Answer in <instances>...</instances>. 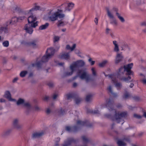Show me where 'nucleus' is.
I'll return each mask as SVG.
<instances>
[{"label":"nucleus","mask_w":146,"mask_h":146,"mask_svg":"<svg viewBox=\"0 0 146 146\" xmlns=\"http://www.w3.org/2000/svg\"><path fill=\"white\" fill-rule=\"evenodd\" d=\"M140 75L141 77L143 78L141 80L143 84H146V78H144L145 76L142 74H141Z\"/></svg>","instance_id":"31"},{"label":"nucleus","mask_w":146,"mask_h":146,"mask_svg":"<svg viewBox=\"0 0 146 146\" xmlns=\"http://www.w3.org/2000/svg\"><path fill=\"white\" fill-rule=\"evenodd\" d=\"M129 96V94L128 93L125 94L124 95V97L125 98H127Z\"/></svg>","instance_id":"49"},{"label":"nucleus","mask_w":146,"mask_h":146,"mask_svg":"<svg viewBox=\"0 0 146 146\" xmlns=\"http://www.w3.org/2000/svg\"><path fill=\"white\" fill-rule=\"evenodd\" d=\"M110 23L114 26H116L117 24V21L114 17L110 19Z\"/></svg>","instance_id":"21"},{"label":"nucleus","mask_w":146,"mask_h":146,"mask_svg":"<svg viewBox=\"0 0 146 146\" xmlns=\"http://www.w3.org/2000/svg\"><path fill=\"white\" fill-rule=\"evenodd\" d=\"M116 15L121 22L122 23L124 22L125 20L124 18L121 16L120 14L119 13H116Z\"/></svg>","instance_id":"23"},{"label":"nucleus","mask_w":146,"mask_h":146,"mask_svg":"<svg viewBox=\"0 0 146 146\" xmlns=\"http://www.w3.org/2000/svg\"><path fill=\"white\" fill-rule=\"evenodd\" d=\"M11 130L10 129L7 130L3 132V134L2 135L4 137L7 136L9 135L11 133Z\"/></svg>","instance_id":"20"},{"label":"nucleus","mask_w":146,"mask_h":146,"mask_svg":"<svg viewBox=\"0 0 146 146\" xmlns=\"http://www.w3.org/2000/svg\"><path fill=\"white\" fill-rule=\"evenodd\" d=\"M43 133L41 132H36L33 133V136L34 137H36L41 135Z\"/></svg>","instance_id":"26"},{"label":"nucleus","mask_w":146,"mask_h":146,"mask_svg":"<svg viewBox=\"0 0 146 146\" xmlns=\"http://www.w3.org/2000/svg\"><path fill=\"white\" fill-rule=\"evenodd\" d=\"M4 29H5V28H4L2 26L0 25V33H2V31Z\"/></svg>","instance_id":"44"},{"label":"nucleus","mask_w":146,"mask_h":146,"mask_svg":"<svg viewBox=\"0 0 146 146\" xmlns=\"http://www.w3.org/2000/svg\"><path fill=\"white\" fill-rule=\"evenodd\" d=\"M134 117L138 118H140L141 117V115L137 114H134Z\"/></svg>","instance_id":"41"},{"label":"nucleus","mask_w":146,"mask_h":146,"mask_svg":"<svg viewBox=\"0 0 146 146\" xmlns=\"http://www.w3.org/2000/svg\"><path fill=\"white\" fill-rule=\"evenodd\" d=\"M85 64L84 62L82 60H78L74 62L70 65V69L65 73V75L69 76L72 75L79 67L84 66Z\"/></svg>","instance_id":"3"},{"label":"nucleus","mask_w":146,"mask_h":146,"mask_svg":"<svg viewBox=\"0 0 146 146\" xmlns=\"http://www.w3.org/2000/svg\"><path fill=\"white\" fill-rule=\"evenodd\" d=\"M123 56L121 52L117 53L116 55L115 59V63L118 64L123 60Z\"/></svg>","instance_id":"10"},{"label":"nucleus","mask_w":146,"mask_h":146,"mask_svg":"<svg viewBox=\"0 0 146 146\" xmlns=\"http://www.w3.org/2000/svg\"><path fill=\"white\" fill-rule=\"evenodd\" d=\"M50 110L48 108L46 110V112L47 113H49L50 112Z\"/></svg>","instance_id":"51"},{"label":"nucleus","mask_w":146,"mask_h":146,"mask_svg":"<svg viewBox=\"0 0 146 146\" xmlns=\"http://www.w3.org/2000/svg\"><path fill=\"white\" fill-rule=\"evenodd\" d=\"M143 115L145 118H146V112H144L143 113Z\"/></svg>","instance_id":"55"},{"label":"nucleus","mask_w":146,"mask_h":146,"mask_svg":"<svg viewBox=\"0 0 146 146\" xmlns=\"http://www.w3.org/2000/svg\"><path fill=\"white\" fill-rule=\"evenodd\" d=\"M78 75L82 79H85L86 81H88L90 79L89 75L87 72L84 70H81L78 73Z\"/></svg>","instance_id":"7"},{"label":"nucleus","mask_w":146,"mask_h":146,"mask_svg":"<svg viewBox=\"0 0 146 146\" xmlns=\"http://www.w3.org/2000/svg\"><path fill=\"white\" fill-rule=\"evenodd\" d=\"M21 44H25V42L24 41H21Z\"/></svg>","instance_id":"58"},{"label":"nucleus","mask_w":146,"mask_h":146,"mask_svg":"<svg viewBox=\"0 0 146 146\" xmlns=\"http://www.w3.org/2000/svg\"><path fill=\"white\" fill-rule=\"evenodd\" d=\"M108 62V61L106 60H103L99 64V66L100 67H103Z\"/></svg>","instance_id":"22"},{"label":"nucleus","mask_w":146,"mask_h":146,"mask_svg":"<svg viewBox=\"0 0 146 146\" xmlns=\"http://www.w3.org/2000/svg\"><path fill=\"white\" fill-rule=\"evenodd\" d=\"M133 85H134V84L133 83H131L130 86V87L131 88H132L133 86Z\"/></svg>","instance_id":"56"},{"label":"nucleus","mask_w":146,"mask_h":146,"mask_svg":"<svg viewBox=\"0 0 146 146\" xmlns=\"http://www.w3.org/2000/svg\"><path fill=\"white\" fill-rule=\"evenodd\" d=\"M4 97L9 101L14 102H16V100L15 99L12 98L11 94L9 91H7L5 92Z\"/></svg>","instance_id":"11"},{"label":"nucleus","mask_w":146,"mask_h":146,"mask_svg":"<svg viewBox=\"0 0 146 146\" xmlns=\"http://www.w3.org/2000/svg\"><path fill=\"white\" fill-rule=\"evenodd\" d=\"M131 79V77L129 76H128L127 78H123L122 79L124 81L126 82H128V81Z\"/></svg>","instance_id":"40"},{"label":"nucleus","mask_w":146,"mask_h":146,"mask_svg":"<svg viewBox=\"0 0 146 146\" xmlns=\"http://www.w3.org/2000/svg\"><path fill=\"white\" fill-rule=\"evenodd\" d=\"M27 73V71H23L20 73V76L22 77H24L26 75Z\"/></svg>","instance_id":"33"},{"label":"nucleus","mask_w":146,"mask_h":146,"mask_svg":"<svg viewBox=\"0 0 146 146\" xmlns=\"http://www.w3.org/2000/svg\"><path fill=\"white\" fill-rule=\"evenodd\" d=\"M108 89L110 92H112V88L111 86H109Z\"/></svg>","instance_id":"47"},{"label":"nucleus","mask_w":146,"mask_h":146,"mask_svg":"<svg viewBox=\"0 0 146 146\" xmlns=\"http://www.w3.org/2000/svg\"><path fill=\"white\" fill-rule=\"evenodd\" d=\"M66 4H63L61 5L60 8L62 10V12L70 11L74 7V4L72 3H68L66 7Z\"/></svg>","instance_id":"6"},{"label":"nucleus","mask_w":146,"mask_h":146,"mask_svg":"<svg viewBox=\"0 0 146 146\" xmlns=\"http://www.w3.org/2000/svg\"><path fill=\"white\" fill-rule=\"evenodd\" d=\"M18 21L17 17H14L12 18L11 19L8 21L7 22V25L12 24H13Z\"/></svg>","instance_id":"15"},{"label":"nucleus","mask_w":146,"mask_h":146,"mask_svg":"<svg viewBox=\"0 0 146 146\" xmlns=\"http://www.w3.org/2000/svg\"><path fill=\"white\" fill-rule=\"evenodd\" d=\"M114 45V50L115 52H118L119 51V45L118 43L116 41H113Z\"/></svg>","instance_id":"14"},{"label":"nucleus","mask_w":146,"mask_h":146,"mask_svg":"<svg viewBox=\"0 0 146 146\" xmlns=\"http://www.w3.org/2000/svg\"><path fill=\"white\" fill-rule=\"evenodd\" d=\"M14 10L16 11H21V9L19 6L18 5H16L14 7Z\"/></svg>","instance_id":"36"},{"label":"nucleus","mask_w":146,"mask_h":146,"mask_svg":"<svg viewBox=\"0 0 146 146\" xmlns=\"http://www.w3.org/2000/svg\"><path fill=\"white\" fill-rule=\"evenodd\" d=\"M17 104V105H22L23 106H25L27 108H29L30 106V104L27 102H26L24 99L22 98H19L16 102Z\"/></svg>","instance_id":"9"},{"label":"nucleus","mask_w":146,"mask_h":146,"mask_svg":"<svg viewBox=\"0 0 146 146\" xmlns=\"http://www.w3.org/2000/svg\"><path fill=\"white\" fill-rule=\"evenodd\" d=\"M34 11V9L32 8L29 10L26 11L25 14L26 15H33L32 13Z\"/></svg>","instance_id":"24"},{"label":"nucleus","mask_w":146,"mask_h":146,"mask_svg":"<svg viewBox=\"0 0 146 146\" xmlns=\"http://www.w3.org/2000/svg\"><path fill=\"white\" fill-rule=\"evenodd\" d=\"M80 102V100L79 99H77L76 100H75V102L76 104H78L79 103V102Z\"/></svg>","instance_id":"52"},{"label":"nucleus","mask_w":146,"mask_h":146,"mask_svg":"<svg viewBox=\"0 0 146 146\" xmlns=\"http://www.w3.org/2000/svg\"><path fill=\"white\" fill-rule=\"evenodd\" d=\"M74 52L75 54H76L78 56H80V55L81 53V52L78 49H76L75 50Z\"/></svg>","instance_id":"38"},{"label":"nucleus","mask_w":146,"mask_h":146,"mask_svg":"<svg viewBox=\"0 0 146 146\" xmlns=\"http://www.w3.org/2000/svg\"><path fill=\"white\" fill-rule=\"evenodd\" d=\"M133 146H137L135 145H133Z\"/></svg>","instance_id":"64"},{"label":"nucleus","mask_w":146,"mask_h":146,"mask_svg":"<svg viewBox=\"0 0 146 146\" xmlns=\"http://www.w3.org/2000/svg\"><path fill=\"white\" fill-rule=\"evenodd\" d=\"M125 114V113H118L117 114L116 113L115 116V118H113L112 119L113 120H116L117 122H119V119L120 121H121L122 120L121 118L124 116Z\"/></svg>","instance_id":"12"},{"label":"nucleus","mask_w":146,"mask_h":146,"mask_svg":"<svg viewBox=\"0 0 146 146\" xmlns=\"http://www.w3.org/2000/svg\"><path fill=\"white\" fill-rule=\"evenodd\" d=\"M18 80V78L17 77L15 78L13 80V82L15 83L16 82L17 80Z\"/></svg>","instance_id":"45"},{"label":"nucleus","mask_w":146,"mask_h":146,"mask_svg":"<svg viewBox=\"0 0 146 146\" xmlns=\"http://www.w3.org/2000/svg\"><path fill=\"white\" fill-rule=\"evenodd\" d=\"M60 37L59 36H55L53 38V40L54 42H57L58 41L60 40Z\"/></svg>","instance_id":"32"},{"label":"nucleus","mask_w":146,"mask_h":146,"mask_svg":"<svg viewBox=\"0 0 146 146\" xmlns=\"http://www.w3.org/2000/svg\"><path fill=\"white\" fill-rule=\"evenodd\" d=\"M2 44L4 47H7L9 46V42L7 40L4 41L3 42Z\"/></svg>","instance_id":"34"},{"label":"nucleus","mask_w":146,"mask_h":146,"mask_svg":"<svg viewBox=\"0 0 146 146\" xmlns=\"http://www.w3.org/2000/svg\"><path fill=\"white\" fill-rule=\"evenodd\" d=\"M54 50L52 48H50L47 49L46 54L42 58L41 61L39 63L36 64V65L38 66L42 62H46L53 56L54 53Z\"/></svg>","instance_id":"4"},{"label":"nucleus","mask_w":146,"mask_h":146,"mask_svg":"<svg viewBox=\"0 0 146 146\" xmlns=\"http://www.w3.org/2000/svg\"><path fill=\"white\" fill-rule=\"evenodd\" d=\"M57 141L58 142L60 141V139L59 138H58L57 139Z\"/></svg>","instance_id":"62"},{"label":"nucleus","mask_w":146,"mask_h":146,"mask_svg":"<svg viewBox=\"0 0 146 146\" xmlns=\"http://www.w3.org/2000/svg\"><path fill=\"white\" fill-rule=\"evenodd\" d=\"M88 61L90 63L91 65H93L95 63V61H93L92 60V59L91 58H90L88 59Z\"/></svg>","instance_id":"39"},{"label":"nucleus","mask_w":146,"mask_h":146,"mask_svg":"<svg viewBox=\"0 0 146 146\" xmlns=\"http://www.w3.org/2000/svg\"><path fill=\"white\" fill-rule=\"evenodd\" d=\"M117 144L119 146H125V143L123 141L120 140L118 141Z\"/></svg>","instance_id":"27"},{"label":"nucleus","mask_w":146,"mask_h":146,"mask_svg":"<svg viewBox=\"0 0 146 146\" xmlns=\"http://www.w3.org/2000/svg\"><path fill=\"white\" fill-rule=\"evenodd\" d=\"M77 85V84L76 83H74L73 84V86H76Z\"/></svg>","instance_id":"60"},{"label":"nucleus","mask_w":146,"mask_h":146,"mask_svg":"<svg viewBox=\"0 0 146 146\" xmlns=\"http://www.w3.org/2000/svg\"><path fill=\"white\" fill-rule=\"evenodd\" d=\"M109 30H109V29H108V28L107 29H106V33H108Z\"/></svg>","instance_id":"57"},{"label":"nucleus","mask_w":146,"mask_h":146,"mask_svg":"<svg viewBox=\"0 0 146 146\" xmlns=\"http://www.w3.org/2000/svg\"><path fill=\"white\" fill-rule=\"evenodd\" d=\"M58 95L56 94H54L53 95V98L54 99H55L58 97Z\"/></svg>","instance_id":"46"},{"label":"nucleus","mask_w":146,"mask_h":146,"mask_svg":"<svg viewBox=\"0 0 146 146\" xmlns=\"http://www.w3.org/2000/svg\"><path fill=\"white\" fill-rule=\"evenodd\" d=\"M64 64V63H60L59 65L60 66H62Z\"/></svg>","instance_id":"59"},{"label":"nucleus","mask_w":146,"mask_h":146,"mask_svg":"<svg viewBox=\"0 0 146 146\" xmlns=\"http://www.w3.org/2000/svg\"><path fill=\"white\" fill-rule=\"evenodd\" d=\"M107 11L108 15L110 19L113 18V17H114L112 10H110L108 9L107 10Z\"/></svg>","instance_id":"17"},{"label":"nucleus","mask_w":146,"mask_h":146,"mask_svg":"<svg viewBox=\"0 0 146 146\" xmlns=\"http://www.w3.org/2000/svg\"><path fill=\"white\" fill-rule=\"evenodd\" d=\"M66 24V22L63 20L59 21L58 22V25L59 26H63Z\"/></svg>","instance_id":"25"},{"label":"nucleus","mask_w":146,"mask_h":146,"mask_svg":"<svg viewBox=\"0 0 146 146\" xmlns=\"http://www.w3.org/2000/svg\"><path fill=\"white\" fill-rule=\"evenodd\" d=\"M98 19L97 18H96L94 20V22L96 25H97L98 24Z\"/></svg>","instance_id":"48"},{"label":"nucleus","mask_w":146,"mask_h":146,"mask_svg":"<svg viewBox=\"0 0 146 146\" xmlns=\"http://www.w3.org/2000/svg\"><path fill=\"white\" fill-rule=\"evenodd\" d=\"M76 44H73L72 46H70L69 45H67L66 46V48L68 50H70L71 51L74 50L76 48Z\"/></svg>","instance_id":"18"},{"label":"nucleus","mask_w":146,"mask_h":146,"mask_svg":"<svg viewBox=\"0 0 146 146\" xmlns=\"http://www.w3.org/2000/svg\"><path fill=\"white\" fill-rule=\"evenodd\" d=\"M109 110H110V111H111V110H112V108H109Z\"/></svg>","instance_id":"61"},{"label":"nucleus","mask_w":146,"mask_h":146,"mask_svg":"<svg viewBox=\"0 0 146 146\" xmlns=\"http://www.w3.org/2000/svg\"><path fill=\"white\" fill-rule=\"evenodd\" d=\"M110 77L112 81L115 83L116 87L118 89L121 87V85L120 84L117 82V78L118 77V76L115 75L114 74L111 75L110 76Z\"/></svg>","instance_id":"8"},{"label":"nucleus","mask_w":146,"mask_h":146,"mask_svg":"<svg viewBox=\"0 0 146 146\" xmlns=\"http://www.w3.org/2000/svg\"><path fill=\"white\" fill-rule=\"evenodd\" d=\"M62 30L63 31H66V29H62Z\"/></svg>","instance_id":"63"},{"label":"nucleus","mask_w":146,"mask_h":146,"mask_svg":"<svg viewBox=\"0 0 146 146\" xmlns=\"http://www.w3.org/2000/svg\"><path fill=\"white\" fill-rule=\"evenodd\" d=\"M91 70L93 75L94 76H96V72L95 68H91Z\"/></svg>","instance_id":"35"},{"label":"nucleus","mask_w":146,"mask_h":146,"mask_svg":"<svg viewBox=\"0 0 146 146\" xmlns=\"http://www.w3.org/2000/svg\"><path fill=\"white\" fill-rule=\"evenodd\" d=\"M141 25L143 26L146 27V22L143 21L141 22Z\"/></svg>","instance_id":"42"},{"label":"nucleus","mask_w":146,"mask_h":146,"mask_svg":"<svg viewBox=\"0 0 146 146\" xmlns=\"http://www.w3.org/2000/svg\"><path fill=\"white\" fill-rule=\"evenodd\" d=\"M49 24L48 23H46L40 26L39 27V30H42L47 29L49 26Z\"/></svg>","instance_id":"16"},{"label":"nucleus","mask_w":146,"mask_h":146,"mask_svg":"<svg viewBox=\"0 0 146 146\" xmlns=\"http://www.w3.org/2000/svg\"><path fill=\"white\" fill-rule=\"evenodd\" d=\"M120 47L121 48V50H124L125 49V48H127L129 50L130 49V48L126 44L123 43H122L120 45Z\"/></svg>","instance_id":"19"},{"label":"nucleus","mask_w":146,"mask_h":146,"mask_svg":"<svg viewBox=\"0 0 146 146\" xmlns=\"http://www.w3.org/2000/svg\"><path fill=\"white\" fill-rule=\"evenodd\" d=\"M19 120L18 119H14L13 121V124L15 125H16L19 123Z\"/></svg>","instance_id":"37"},{"label":"nucleus","mask_w":146,"mask_h":146,"mask_svg":"<svg viewBox=\"0 0 146 146\" xmlns=\"http://www.w3.org/2000/svg\"><path fill=\"white\" fill-rule=\"evenodd\" d=\"M6 100L3 98H1L0 99V102L1 103L5 102Z\"/></svg>","instance_id":"43"},{"label":"nucleus","mask_w":146,"mask_h":146,"mask_svg":"<svg viewBox=\"0 0 146 146\" xmlns=\"http://www.w3.org/2000/svg\"><path fill=\"white\" fill-rule=\"evenodd\" d=\"M34 7L32 9H34V11L38 10L39 9L40 7L37 5V3H35L33 4Z\"/></svg>","instance_id":"29"},{"label":"nucleus","mask_w":146,"mask_h":146,"mask_svg":"<svg viewBox=\"0 0 146 146\" xmlns=\"http://www.w3.org/2000/svg\"><path fill=\"white\" fill-rule=\"evenodd\" d=\"M48 17L45 16L44 19L45 20L54 21L56 20L58 17L60 19H62L64 17V15L63 13L62 10L60 8L57 9L54 8L50 11L48 13Z\"/></svg>","instance_id":"1"},{"label":"nucleus","mask_w":146,"mask_h":146,"mask_svg":"<svg viewBox=\"0 0 146 146\" xmlns=\"http://www.w3.org/2000/svg\"><path fill=\"white\" fill-rule=\"evenodd\" d=\"M31 45L34 48L37 47L38 46L37 41H35L32 42L31 43Z\"/></svg>","instance_id":"28"},{"label":"nucleus","mask_w":146,"mask_h":146,"mask_svg":"<svg viewBox=\"0 0 146 146\" xmlns=\"http://www.w3.org/2000/svg\"><path fill=\"white\" fill-rule=\"evenodd\" d=\"M17 18L19 22H21L24 20L26 18L24 16H20Z\"/></svg>","instance_id":"30"},{"label":"nucleus","mask_w":146,"mask_h":146,"mask_svg":"<svg viewBox=\"0 0 146 146\" xmlns=\"http://www.w3.org/2000/svg\"><path fill=\"white\" fill-rule=\"evenodd\" d=\"M36 17L33 15H31L28 18V23L26 24L24 27V29L28 33L31 34L33 31V28H35L38 25V22L37 21Z\"/></svg>","instance_id":"2"},{"label":"nucleus","mask_w":146,"mask_h":146,"mask_svg":"<svg viewBox=\"0 0 146 146\" xmlns=\"http://www.w3.org/2000/svg\"><path fill=\"white\" fill-rule=\"evenodd\" d=\"M59 57L61 59H64L66 60L69 59L70 57V52H62L60 54Z\"/></svg>","instance_id":"13"},{"label":"nucleus","mask_w":146,"mask_h":146,"mask_svg":"<svg viewBox=\"0 0 146 146\" xmlns=\"http://www.w3.org/2000/svg\"><path fill=\"white\" fill-rule=\"evenodd\" d=\"M3 38L0 35V41L3 40Z\"/></svg>","instance_id":"54"},{"label":"nucleus","mask_w":146,"mask_h":146,"mask_svg":"<svg viewBox=\"0 0 146 146\" xmlns=\"http://www.w3.org/2000/svg\"><path fill=\"white\" fill-rule=\"evenodd\" d=\"M90 96H87L86 97V99L87 101H88L89 100V99L90 98Z\"/></svg>","instance_id":"53"},{"label":"nucleus","mask_w":146,"mask_h":146,"mask_svg":"<svg viewBox=\"0 0 146 146\" xmlns=\"http://www.w3.org/2000/svg\"><path fill=\"white\" fill-rule=\"evenodd\" d=\"M133 65V63H131L124 66L123 67H121L119 70L118 74L120 75L123 74L125 71H126L128 75L132 74V72L131 71V69Z\"/></svg>","instance_id":"5"},{"label":"nucleus","mask_w":146,"mask_h":146,"mask_svg":"<svg viewBox=\"0 0 146 146\" xmlns=\"http://www.w3.org/2000/svg\"><path fill=\"white\" fill-rule=\"evenodd\" d=\"M71 129V127H66V129L68 131H70Z\"/></svg>","instance_id":"50"}]
</instances>
